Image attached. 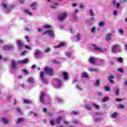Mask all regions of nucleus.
<instances>
[{"label": "nucleus", "mask_w": 127, "mask_h": 127, "mask_svg": "<svg viewBox=\"0 0 127 127\" xmlns=\"http://www.w3.org/2000/svg\"><path fill=\"white\" fill-rule=\"evenodd\" d=\"M44 28L50 30L43 32V31H44ZM38 31H39V32H43V35H49V36H50L51 38H55L56 37L55 31H54L53 29H52V26L50 25H45L42 29H38Z\"/></svg>", "instance_id": "nucleus-1"}, {"label": "nucleus", "mask_w": 127, "mask_h": 127, "mask_svg": "<svg viewBox=\"0 0 127 127\" xmlns=\"http://www.w3.org/2000/svg\"><path fill=\"white\" fill-rule=\"evenodd\" d=\"M2 6L6 13H9L11 11V9L13 8V5L8 4V3L6 1H4L2 3Z\"/></svg>", "instance_id": "nucleus-2"}, {"label": "nucleus", "mask_w": 127, "mask_h": 127, "mask_svg": "<svg viewBox=\"0 0 127 127\" xmlns=\"http://www.w3.org/2000/svg\"><path fill=\"white\" fill-rule=\"evenodd\" d=\"M28 59H26L23 60L19 61L18 62H15L14 60H12L11 61V66L13 69H15L18 64H26V63H28Z\"/></svg>", "instance_id": "nucleus-3"}, {"label": "nucleus", "mask_w": 127, "mask_h": 127, "mask_svg": "<svg viewBox=\"0 0 127 127\" xmlns=\"http://www.w3.org/2000/svg\"><path fill=\"white\" fill-rule=\"evenodd\" d=\"M17 44L18 45L19 49H23L24 47L27 49H31V48L30 46L24 45L21 40L17 41Z\"/></svg>", "instance_id": "nucleus-4"}, {"label": "nucleus", "mask_w": 127, "mask_h": 127, "mask_svg": "<svg viewBox=\"0 0 127 127\" xmlns=\"http://www.w3.org/2000/svg\"><path fill=\"white\" fill-rule=\"evenodd\" d=\"M44 71L46 72V74L49 75L50 76L53 75L54 72L53 71V68L49 66H46L44 68Z\"/></svg>", "instance_id": "nucleus-5"}, {"label": "nucleus", "mask_w": 127, "mask_h": 127, "mask_svg": "<svg viewBox=\"0 0 127 127\" xmlns=\"http://www.w3.org/2000/svg\"><path fill=\"white\" fill-rule=\"evenodd\" d=\"M93 49H94V50H95V51H96V52H106L107 51V49L102 48L97 46L96 45L93 44Z\"/></svg>", "instance_id": "nucleus-6"}, {"label": "nucleus", "mask_w": 127, "mask_h": 127, "mask_svg": "<svg viewBox=\"0 0 127 127\" xmlns=\"http://www.w3.org/2000/svg\"><path fill=\"white\" fill-rule=\"evenodd\" d=\"M45 74L44 72L41 71L40 74V79L41 80V81H43V83L45 84V85H46V84H48V80L45 79V77H44Z\"/></svg>", "instance_id": "nucleus-7"}, {"label": "nucleus", "mask_w": 127, "mask_h": 127, "mask_svg": "<svg viewBox=\"0 0 127 127\" xmlns=\"http://www.w3.org/2000/svg\"><path fill=\"white\" fill-rule=\"evenodd\" d=\"M67 15H68V13H63L62 14H61L59 17V19L61 21H62L63 20H64V19H65V18H66V17H67Z\"/></svg>", "instance_id": "nucleus-8"}, {"label": "nucleus", "mask_w": 127, "mask_h": 127, "mask_svg": "<svg viewBox=\"0 0 127 127\" xmlns=\"http://www.w3.org/2000/svg\"><path fill=\"white\" fill-rule=\"evenodd\" d=\"M61 86H62V82H61V80L57 79L54 84V86L55 88H60Z\"/></svg>", "instance_id": "nucleus-9"}, {"label": "nucleus", "mask_w": 127, "mask_h": 127, "mask_svg": "<svg viewBox=\"0 0 127 127\" xmlns=\"http://www.w3.org/2000/svg\"><path fill=\"white\" fill-rule=\"evenodd\" d=\"M67 44L65 42H61V44L58 45V46H54V48L55 49H57V48H60L61 47H64V46H66Z\"/></svg>", "instance_id": "nucleus-10"}, {"label": "nucleus", "mask_w": 127, "mask_h": 127, "mask_svg": "<svg viewBox=\"0 0 127 127\" xmlns=\"http://www.w3.org/2000/svg\"><path fill=\"white\" fill-rule=\"evenodd\" d=\"M1 122L3 123L5 125H7V124L10 123V120L5 118H2L1 119Z\"/></svg>", "instance_id": "nucleus-11"}, {"label": "nucleus", "mask_w": 127, "mask_h": 127, "mask_svg": "<svg viewBox=\"0 0 127 127\" xmlns=\"http://www.w3.org/2000/svg\"><path fill=\"white\" fill-rule=\"evenodd\" d=\"M37 5V2H34L32 4H31L30 7H31L32 10H35L36 9V6Z\"/></svg>", "instance_id": "nucleus-12"}, {"label": "nucleus", "mask_w": 127, "mask_h": 127, "mask_svg": "<svg viewBox=\"0 0 127 127\" xmlns=\"http://www.w3.org/2000/svg\"><path fill=\"white\" fill-rule=\"evenodd\" d=\"M118 51H120V47L119 46H115L112 48V52L115 53V52H118Z\"/></svg>", "instance_id": "nucleus-13"}, {"label": "nucleus", "mask_w": 127, "mask_h": 127, "mask_svg": "<svg viewBox=\"0 0 127 127\" xmlns=\"http://www.w3.org/2000/svg\"><path fill=\"white\" fill-rule=\"evenodd\" d=\"M13 46L9 45H5L3 47L4 50H11V49H13Z\"/></svg>", "instance_id": "nucleus-14"}, {"label": "nucleus", "mask_w": 127, "mask_h": 127, "mask_svg": "<svg viewBox=\"0 0 127 127\" xmlns=\"http://www.w3.org/2000/svg\"><path fill=\"white\" fill-rule=\"evenodd\" d=\"M64 55L67 58H70V57H72V56H73V53L72 52H66L64 53Z\"/></svg>", "instance_id": "nucleus-15"}, {"label": "nucleus", "mask_w": 127, "mask_h": 127, "mask_svg": "<svg viewBox=\"0 0 127 127\" xmlns=\"http://www.w3.org/2000/svg\"><path fill=\"white\" fill-rule=\"evenodd\" d=\"M63 76L65 81L69 80V75H68L67 72H64L63 73Z\"/></svg>", "instance_id": "nucleus-16"}, {"label": "nucleus", "mask_w": 127, "mask_h": 127, "mask_svg": "<svg viewBox=\"0 0 127 127\" xmlns=\"http://www.w3.org/2000/svg\"><path fill=\"white\" fill-rule=\"evenodd\" d=\"M88 61L91 64H94L97 61V59L95 58L91 57L89 59Z\"/></svg>", "instance_id": "nucleus-17"}, {"label": "nucleus", "mask_w": 127, "mask_h": 127, "mask_svg": "<svg viewBox=\"0 0 127 127\" xmlns=\"http://www.w3.org/2000/svg\"><path fill=\"white\" fill-rule=\"evenodd\" d=\"M83 107L85 110H87L88 111L92 110V106L90 104H86Z\"/></svg>", "instance_id": "nucleus-18"}, {"label": "nucleus", "mask_w": 127, "mask_h": 127, "mask_svg": "<svg viewBox=\"0 0 127 127\" xmlns=\"http://www.w3.org/2000/svg\"><path fill=\"white\" fill-rule=\"evenodd\" d=\"M59 5V3H52L50 4V7L51 8H57V7Z\"/></svg>", "instance_id": "nucleus-19"}, {"label": "nucleus", "mask_w": 127, "mask_h": 127, "mask_svg": "<svg viewBox=\"0 0 127 127\" xmlns=\"http://www.w3.org/2000/svg\"><path fill=\"white\" fill-rule=\"evenodd\" d=\"M78 9H74V13L72 15V17L74 19H77V18H78V17L77 16V15H76V14H77V13H78Z\"/></svg>", "instance_id": "nucleus-20"}, {"label": "nucleus", "mask_w": 127, "mask_h": 127, "mask_svg": "<svg viewBox=\"0 0 127 127\" xmlns=\"http://www.w3.org/2000/svg\"><path fill=\"white\" fill-rule=\"evenodd\" d=\"M46 95L45 93H42L40 97V102L41 103H44V97H45Z\"/></svg>", "instance_id": "nucleus-21"}, {"label": "nucleus", "mask_w": 127, "mask_h": 127, "mask_svg": "<svg viewBox=\"0 0 127 127\" xmlns=\"http://www.w3.org/2000/svg\"><path fill=\"white\" fill-rule=\"evenodd\" d=\"M24 11L25 13H26V14L29 15L30 16H32V13H31L30 12L29 9H24Z\"/></svg>", "instance_id": "nucleus-22"}, {"label": "nucleus", "mask_w": 127, "mask_h": 127, "mask_svg": "<svg viewBox=\"0 0 127 127\" xmlns=\"http://www.w3.org/2000/svg\"><path fill=\"white\" fill-rule=\"evenodd\" d=\"M112 39V34L109 33L107 35L106 37V41H110Z\"/></svg>", "instance_id": "nucleus-23"}, {"label": "nucleus", "mask_w": 127, "mask_h": 127, "mask_svg": "<svg viewBox=\"0 0 127 127\" xmlns=\"http://www.w3.org/2000/svg\"><path fill=\"white\" fill-rule=\"evenodd\" d=\"M16 110L19 114H20L21 115L23 114V112L22 111V109H21L19 107H17L16 108Z\"/></svg>", "instance_id": "nucleus-24"}, {"label": "nucleus", "mask_w": 127, "mask_h": 127, "mask_svg": "<svg viewBox=\"0 0 127 127\" xmlns=\"http://www.w3.org/2000/svg\"><path fill=\"white\" fill-rule=\"evenodd\" d=\"M91 33H96V32H97V28H96V27L95 26H93L91 28Z\"/></svg>", "instance_id": "nucleus-25"}, {"label": "nucleus", "mask_w": 127, "mask_h": 127, "mask_svg": "<svg viewBox=\"0 0 127 127\" xmlns=\"http://www.w3.org/2000/svg\"><path fill=\"white\" fill-rule=\"evenodd\" d=\"M61 121H62V117L59 116L57 118L56 120V123L57 124H60V122H61Z\"/></svg>", "instance_id": "nucleus-26"}, {"label": "nucleus", "mask_w": 127, "mask_h": 127, "mask_svg": "<svg viewBox=\"0 0 127 127\" xmlns=\"http://www.w3.org/2000/svg\"><path fill=\"white\" fill-rule=\"evenodd\" d=\"M88 70L90 72H97V71H98V68L90 67V68H88Z\"/></svg>", "instance_id": "nucleus-27"}, {"label": "nucleus", "mask_w": 127, "mask_h": 127, "mask_svg": "<svg viewBox=\"0 0 127 127\" xmlns=\"http://www.w3.org/2000/svg\"><path fill=\"white\" fill-rule=\"evenodd\" d=\"M116 60L120 63H122L124 61V59L122 57L116 58Z\"/></svg>", "instance_id": "nucleus-28"}, {"label": "nucleus", "mask_w": 127, "mask_h": 127, "mask_svg": "<svg viewBox=\"0 0 127 127\" xmlns=\"http://www.w3.org/2000/svg\"><path fill=\"white\" fill-rule=\"evenodd\" d=\"M56 102H58V103H61V102H63V99H62V98H61L59 97H57L56 98Z\"/></svg>", "instance_id": "nucleus-29"}, {"label": "nucleus", "mask_w": 127, "mask_h": 127, "mask_svg": "<svg viewBox=\"0 0 127 127\" xmlns=\"http://www.w3.org/2000/svg\"><path fill=\"white\" fill-rule=\"evenodd\" d=\"M101 83V79H98L95 81V86L96 87H99L100 86V83Z\"/></svg>", "instance_id": "nucleus-30"}, {"label": "nucleus", "mask_w": 127, "mask_h": 127, "mask_svg": "<svg viewBox=\"0 0 127 127\" xmlns=\"http://www.w3.org/2000/svg\"><path fill=\"white\" fill-rule=\"evenodd\" d=\"M75 39L79 41L80 39H81V36L80 35V34L77 33L75 36Z\"/></svg>", "instance_id": "nucleus-31"}, {"label": "nucleus", "mask_w": 127, "mask_h": 127, "mask_svg": "<svg viewBox=\"0 0 127 127\" xmlns=\"http://www.w3.org/2000/svg\"><path fill=\"white\" fill-rule=\"evenodd\" d=\"M108 79H109L110 83H111V84L114 83V80H113L114 79V76H109Z\"/></svg>", "instance_id": "nucleus-32"}, {"label": "nucleus", "mask_w": 127, "mask_h": 127, "mask_svg": "<svg viewBox=\"0 0 127 127\" xmlns=\"http://www.w3.org/2000/svg\"><path fill=\"white\" fill-rule=\"evenodd\" d=\"M105 23L104 21H101L99 23H98V26H101V27L105 26Z\"/></svg>", "instance_id": "nucleus-33"}, {"label": "nucleus", "mask_w": 127, "mask_h": 127, "mask_svg": "<svg viewBox=\"0 0 127 127\" xmlns=\"http://www.w3.org/2000/svg\"><path fill=\"white\" fill-rule=\"evenodd\" d=\"M81 76L83 78H88V73L85 72H82Z\"/></svg>", "instance_id": "nucleus-34"}, {"label": "nucleus", "mask_w": 127, "mask_h": 127, "mask_svg": "<svg viewBox=\"0 0 127 127\" xmlns=\"http://www.w3.org/2000/svg\"><path fill=\"white\" fill-rule=\"evenodd\" d=\"M113 4L116 6L117 8H119L120 6V3H116V1H113Z\"/></svg>", "instance_id": "nucleus-35"}, {"label": "nucleus", "mask_w": 127, "mask_h": 127, "mask_svg": "<svg viewBox=\"0 0 127 127\" xmlns=\"http://www.w3.org/2000/svg\"><path fill=\"white\" fill-rule=\"evenodd\" d=\"M27 81L29 82V83H34V79H33V78L32 77H30L28 79Z\"/></svg>", "instance_id": "nucleus-36"}, {"label": "nucleus", "mask_w": 127, "mask_h": 127, "mask_svg": "<svg viewBox=\"0 0 127 127\" xmlns=\"http://www.w3.org/2000/svg\"><path fill=\"white\" fill-rule=\"evenodd\" d=\"M118 116V112H115L111 115V117L113 118V119H116L117 118V116Z\"/></svg>", "instance_id": "nucleus-37"}, {"label": "nucleus", "mask_w": 127, "mask_h": 127, "mask_svg": "<svg viewBox=\"0 0 127 127\" xmlns=\"http://www.w3.org/2000/svg\"><path fill=\"white\" fill-rule=\"evenodd\" d=\"M23 121H24L23 118H19L17 120V124H20V123H22Z\"/></svg>", "instance_id": "nucleus-38"}, {"label": "nucleus", "mask_w": 127, "mask_h": 127, "mask_svg": "<svg viewBox=\"0 0 127 127\" xmlns=\"http://www.w3.org/2000/svg\"><path fill=\"white\" fill-rule=\"evenodd\" d=\"M120 89L119 88L116 89V92H115V95L119 96L120 95Z\"/></svg>", "instance_id": "nucleus-39"}, {"label": "nucleus", "mask_w": 127, "mask_h": 127, "mask_svg": "<svg viewBox=\"0 0 127 127\" xmlns=\"http://www.w3.org/2000/svg\"><path fill=\"white\" fill-rule=\"evenodd\" d=\"M76 89H77L79 91H82L83 90V89L82 88V87H81L78 84L76 85Z\"/></svg>", "instance_id": "nucleus-40"}, {"label": "nucleus", "mask_w": 127, "mask_h": 127, "mask_svg": "<svg viewBox=\"0 0 127 127\" xmlns=\"http://www.w3.org/2000/svg\"><path fill=\"white\" fill-rule=\"evenodd\" d=\"M40 54V51H39V50H36L35 52V57H37V56H38V55H39Z\"/></svg>", "instance_id": "nucleus-41"}, {"label": "nucleus", "mask_w": 127, "mask_h": 127, "mask_svg": "<svg viewBox=\"0 0 127 127\" xmlns=\"http://www.w3.org/2000/svg\"><path fill=\"white\" fill-rule=\"evenodd\" d=\"M117 107L119 109H125V105L123 104H118Z\"/></svg>", "instance_id": "nucleus-42"}, {"label": "nucleus", "mask_w": 127, "mask_h": 127, "mask_svg": "<svg viewBox=\"0 0 127 127\" xmlns=\"http://www.w3.org/2000/svg\"><path fill=\"white\" fill-rule=\"evenodd\" d=\"M23 102L25 104H30L31 103V101L29 99H25L23 100Z\"/></svg>", "instance_id": "nucleus-43"}, {"label": "nucleus", "mask_w": 127, "mask_h": 127, "mask_svg": "<svg viewBox=\"0 0 127 127\" xmlns=\"http://www.w3.org/2000/svg\"><path fill=\"white\" fill-rule=\"evenodd\" d=\"M103 119L102 118H95L94 121L95 122H101Z\"/></svg>", "instance_id": "nucleus-44"}, {"label": "nucleus", "mask_w": 127, "mask_h": 127, "mask_svg": "<svg viewBox=\"0 0 127 127\" xmlns=\"http://www.w3.org/2000/svg\"><path fill=\"white\" fill-rule=\"evenodd\" d=\"M119 32L120 33L121 35H124V30L122 28L119 29Z\"/></svg>", "instance_id": "nucleus-45"}, {"label": "nucleus", "mask_w": 127, "mask_h": 127, "mask_svg": "<svg viewBox=\"0 0 127 127\" xmlns=\"http://www.w3.org/2000/svg\"><path fill=\"white\" fill-rule=\"evenodd\" d=\"M89 14L90 16H94V11H93V10L92 9L89 10Z\"/></svg>", "instance_id": "nucleus-46"}, {"label": "nucleus", "mask_w": 127, "mask_h": 127, "mask_svg": "<svg viewBox=\"0 0 127 127\" xmlns=\"http://www.w3.org/2000/svg\"><path fill=\"white\" fill-rule=\"evenodd\" d=\"M72 114L74 116H77V115H79L80 114V113H79V112H78V111H73V112H72Z\"/></svg>", "instance_id": "nucleus-47"}, {"label": "nucleus", "mask_w": 127, "mask_h": 127, "mask_svg": "<svg viewBox=\"0 0 127 127\" xmlns=\"http://www.w3.org/2000/svg\"><path fill=\"white\" fill-rule=\"evenodd\" d=\"M93 105L95 109H96L97 110H99L100 109V106H99L98 105L94 103L93 104Z\"/></svg>", "instance_id": "nucleus-48"}, {"label": "nucleus", "mask_w": 127, "mask_h": 127, "mask_svg": "<svg viewBox=\"0 0 127 127\" xmlns=\"http://www.w3.org/2000/svg\"><path fill=\"white\" fill-rule=\"evenodd\" d=\"M73 125H78V124L80 123V121H79V120H75L73 121Z\"/></svg>", "instance_id": "nucleus-49"}, {"label": "nucleus", "mask_w": 127, "mask_h": 127, "mask_svg": "<svg viewBox=\"0 0 127 127\" xmlns=\"http://www.w3.org/2000/svg\"><path fill=\"white\" fill-rule=\"evenodd\" d=\"M4 60V61H7V58H3L1 55H0V60Z\"/></svg>", "instance_id": "nucleus-50"}, {"label": "nucleus", "mask_w": 127, "mask_h": 127, "mask_svg": "<svg viewBox=\"0 0 127 127\" xmlns=\"http://www.w3.org/2000/svg\"><path fill=\"white\" fill-rule=\"evenodd\" d=\"M108 100H109L108 97H106L103 98L102 100V102H106V101H108Z\"/></svg>", "instance_id": "nucleus-51"}, {"label": "nucleus", "mask_w": 127, "mask_h": 127, "mask_svg": "<svg viewBox=\"0 0 127 127\" xmlns=\"http://www.w3.org/2000/svg\"><path fill=\"white\" fill-rule=\"evenodd\" d=\"M102 114L101 112H96L95 114V117H98V116H102Z\"/></svg>", "instance_id": "nucleus-52"}, {"label": "nucleus", "mask_w": 127, "mask_h": 127, "mask_svg": "<svg viewBox=\"0 0 127 127\" xmlns=\"http://www.w3.org/2000/svg\"><path fill=\"white\" fill-rule=\"evenodd\" d=\"M80 8H81V9H84L85 6L84 5V4L80 3Z\"/></svg>", "instance_id": "nucleus-53"}, {"label": "nucleus", "mask_w": 127, "mask_h": 127, "mask_svg": "<svg viewBox=\"0 0 127 127\" xmlns=\"http://www.w3.org/2000/svg\"><path fill=\"white\" fill-rule=\"evenodd\" d=\"M118 71L120 73H124V69L122 68H118Z\"/></svg>", "instance_id": "nucleus-54"}, {"label": "nucleus", "mask_w": 127, "mask_h": 127, "mask_svg": "<svg viewBox=\"0 0 127 127\" xmlns=\"http://www.w3.org/2000/svg\"><path fill=\"white\" fill-rule=\"evenodd\" d=\"M105 90H106V91H107V92L110 91V87L108 86H106L104 87Z\"/></svg>", "instance_id": "nucleus-55"}, {"label": "nucleus", "mask_w": 127, "mask_h": 127, "mask_svg": "<svg viewBox=\"0 0 127 127\" xmlns=\"http://www.w3.org/2000/svg\"><path fill=\"white\" fill-rule=\"evenodd\" d=\"M25 39H26L27 42H29L30 40H29V38H28V36H25Z\"/></svg>", "instance_id": "nucleus-56"}, {"label": "nucleus", "mask_w": 127, "mask_h": 127, "mask_svg": "<svg viewBox=\"0 0 127 127\" xmlns=\"http://www.w3.org/2000/svg\"><path fill=\"white\" fill-rule=\"evenodd\" d=\"M50 125H51V126H54V125H55V122H54V121L53 120H51V121H50Z\"/></svg>", "instance_id": "nucleus-57"}, {"label": "nucleus", "mask_w": 127, "mask_h": 127, "mask_svg": "<svg viewBox=\"0 0 127 127\" xmlns=\"http://www.w3.org/2000/svg\"><path fill=\"white\" fill-rule=\"evenodd\" d=\"M91 22H93V21H96V19L94 17L90 18Z\"/></svg>", "instance_id": "nucleus-58"}, {"label": "nucleus", "mask_w": 127, "mask_h": 127, "mask_svg": "<svg viewBox=\"0 0 127 127\" xmlns=\"http://www.w3.org/2000/svg\"><path fill=\"white\" fill-rule=\"evenodd\" d=\"M49 51H50V48H48L45 50L46 53H48V52H49Z\"/></svg>", "instance_id": "nucleus-59"}, {"label": "nucleus", "mask_w": 127, "mask_h": 127, "mask_svg": "<svg viewBox=\"0 0 127 127\" xmlns=\"http://www.w3.org/2000/svg\"><path fill=\"white\" fill-rule=\"evenodd\" d=\"M118 14V11L115 10L113 12V15H117Z\"/></svg>", "instance_id": "nucleus-60"}, {"label": "nucleus", "mask_w": 127, "mask_h": 127, "mask_svg": "<svg viewBox=\"0 0 127 127\" xmlns=\"http://www.w3.org/2000/svg\"><path fill=\"white\" fill-rule=\"evenodd\" d=\"M23 72H24V73H25V74H28V71H27V70H26L25 69H23Z\"/></svg>", "instance_id": "nucleus-61"}, {"label": "nucleus", "mask_w": 127, "mask_h": 127, "mask_svg": "<svg viewBox=\"0 0 127 127\" xmlns=\"http://www.w3.org/2000/svg\"><path fill=\"white\" fill-rule=\"evenodd\" d=\"M64 124H65V125H66L67 126H69V125H70V122H65Z\"/></svg>", "instance_id": "nucleus-62"}, {"label": "nucleus", "mask_w": 127, "mask_h": 127, "mask_svg": "<svg viewBox=\"0 0 127 127\" xmlns=\"http://www.w3.org/2000/svg\"><path fill=\"white\" fill-rule=\"evenodd\" d=\"M25 1V0H19L20 3H23Z\"/></svg>", "instance_id": "nucleus-63"}, {"label": "nucleus", "mask_w": 127, "mask_h": 127, "mask_svg": "<svg viewBox=\"0 0 127 127\" xmlns=\"http://www.w3.org/2000/svg\"><path fill=\"white\" fill-rule=\"evenodd\" d=\"M25 53H26V51L23 52L21 53V55H22L23 56H24V55H25Z\"/></svg>", "instance_id": "nucleus-64"}]
</instances>
